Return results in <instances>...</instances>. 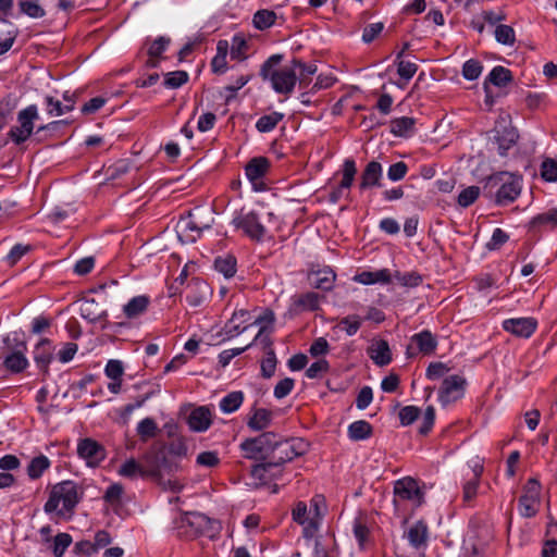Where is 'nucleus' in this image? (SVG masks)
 Instances as JSON below:
<instances>
[{
	"label": "nucleus",
	"mask_w": 557,
	"mask_h": 557,
	"mask_svg": "<svg viewBox=\"0 0 557 557\" xmlns=\"http://www.w3.org/2000/svg\"><path fill=\"white\" fill-rule=\"evenodd\" d=\"M141 460L143 463L134 458L125 460L117 470L119 475L129 480L150 476L164 490L176 492L182 488L180 481L171 476L180 471V466L176 462L169 461L165 456L159 459L153 449L145 453Z\"/></svg>",
	"instance_id": "nucleus-1"
},
{
	"label": "nucleus",
	"mask_w": 557,
	"mask_h": 557,
	"mask_svg": "<svg viewBox=\"0 0 557 557\" xmlns=\"http://www.w3.org/2000/svg\"><path fill=\"white\" fill-rule=\"evenodd\" d=\"M282 59L281 54L271 55L262 64L260 76L264 81H269L277 94L289 95L298 81L297 66H299V61L293 60L289 64L280 66Z\"/></svg>",
	"instance_id": "nucleus-2"
},
{
	"label": "nucleus",
	"mask_w": 557,
	"mask_h": 557,
	"mask_svg": "<svg viewBox=\"0 0 557 557\" xmlns=\"http://www.w3.org/2000/svg\"><path fill=\"white\" fill-rule=\"evenodd\" d=\"M521 189L522 176L507 171L488 176L484 185V190L490 195L494 193L495 202L500 206L515 201Z\"/></svg>",
	"instance_id": "nucleus-3"
},
{
	"label": "nucleus",
	"mask_w": 557,
	"mask_h": 557,
	"mask_svg": "<svg viewBox=\"0 0 557 557\" xmlns=\"http://www.w3.org/2000/svg\"><path fill=\"white\" fill-rule=\"evenodd\" d=\"M81 497L82 491L76 483L72 481L60 482L52 487L49 499L45 505V511L55 512L59 516L72 512Z\"/></svg>",
	"instance_id": "nucleus-4"
},
{
	"label": "nucleus",
	"mask_w": 557,
	"mask_h": 557,
	"mask_svg": "<svg viewBox=\"0 0 557 557\" xmlns=\"http://www.w3.org/2000/svg\"><path fill=\"white\" fill-rule=\"evenodd\" d=\"M177 529L186 536L206 535L213 539L220 531V523L205 515L189 512L180 517Z\"/></svg>",
	"instance_id": "nucleus-5"
},
{
	"label": "nucleus",
	"mask_w": 557,
	"mask_h": 557,
	"mask_svg": "<svg viewBox=\"0 0 557 557\" xmlns=\"http://www.w3.org/2000/svg\"><path fill=\"white\" fill-rule=\"evenodd\" d=\"M306 448L307 445L301 440L280 441L276 437L269 460L274 462V467L277 469L283 463L302 455Z\"/></svg>",
	"instance_id": "nucleus-6"
},
{
	"label": "nucleus",
	"mask_w": 557,
	"mask_h": 557,
	"mask_svg": "<svg viewBox=\"0 0 557 557\" xmlns=\"http://www.w3.org/2000/svg\"><path fill=\"white\" fill-rule=\"evenodd\" d=\"M394 494V505L396 509H398L400 500H409L414 507H419L424 499V491L419 483L410 476L399 479L395 482Z\"/></svg>",
	"instance_id": "nucleus-7"
},
{
	"label": "nucleus",
	"mask_w": 557,
	"mask_h": 557,
	"mask_svg": "<svg viewBox=\"0 0 557 557\" xmlns=\"http://www.w3.org/2000/svg\"><path fill=\"white\" fill-rule=\"evenodd\" d=\"M276 434L265 432L255 438H248L240 444L245 456L250 459L263 458L269 459L275 443Z\"/></svg>",
	"instance_id": "nucleus-8"
},
{
	"label": "nucleus",
	"mask_w": 557,
	"mask_h": 557,
	"mask_svg": "<svg viewBox=\"0 0 557 557\" xmlns=\"http://www.w3.org/2000/svg\"><path fill=\"white\" fill-rule=\"evenodd\" d=\"M541 504V484L532 478L523 486L522 495L519 498V513L523 518L534 517L540 508Z\"/></svg>",
	"instance_id": "nucleus-9"
},
{
	"label": "nucleus",
	"mask_w": 557,
	"mask_h": 557,
	"mask_svg": "<svg viewBox=\"0 0 557 557\" xmlns=\"http://www.w3.org/2000/svg\"><path fill=\"white\" fill-rule=\"evenodd\" d=\"M39 113L36 106L32 104L17 114L18 125L11 128L9 136L17 145L24 143L33 133L34 122L38 120Z\"/></svg>",
	"instance_id": "nucleus-10"
},
{
	"label": "nucleus",
	"mask_w": 557,
	"mask_h": 557,
	"mask_svg": "<svg viewBox=\"0 0 557 557\" xmlns=\"http://www.w3.org/2000/svg\"><path fill=\"white\" fill-rule=\"evenodd\" d=\"M233 224L236 228H242L247 236L256 240H260L265 234V227L260 223L259 216L255 211L242 209L234 216Z\"/></svg>",
	"instance_id": "nucleus-11"
},
{
	"label": "nucleus",
	"mask_w": 557,
	"mask_h": 557,
	"mask_svg": "<svg viewBox=\"0 0 557 557\" xmlns=\"http://www.w3.org/2000/svg\"><path fill=\"white\" fill-rule=\"evenodd\" d=\"M466 380L460 375L447 376L442 384L438 399L442 405L446 406L463 395Z\"/></svg>",
	"instance_id": "nucleus-12"
},
{
	"label": "nucleus",
	"mask_w": 557,
	"mask_h": 557,
	"mask_svg": "<svg viewBox=\"0 0 557 557\" xmlns=\"http://www.w3.org/2000/svg\"><path fill=\"white\" fill-rule=\"evenodd\" d=\"M77 453L88 466L99 465L106 457L104 448L92 438H84L77 445Z\"/></svg>",
	"instance_id": "nucleus-13"
},
{
	"label": "nucleus",
	"mask_w": 557,
	"mask_h": 557,
	"mask_svg": "<svg viewBox=\"0 0 557 557\" xmlns=\"http://www.w3.org/2000/svg\"><path fill=\"white\" fill-rule=\"evenodd\" d=\"M537 322L533 318H513L503 322L505 331L519 337H530L536 330Z\"/></svg>",
	"instance_id": "nucleus-14"
},
{
	"label": "nucleus",
	"mask_w": 557,
	"mask_h": 557,
	"mask_svg": "<svg viewBox=\"0 0 557 557\" xmlns=\"http://www.w3.org/2000/svg\"><path fill=\"white\" fill-rule=\"evenodd\" d=\"M470 468L471 475L468 478V480L463 483L462 486V495L465 502H471L476 495L480 478L483 472V463L478 457H475L471 461Z\"/></svg>",
	"instance_id": "nucleus-15"
},
{
	"label": "nucleus",
	"mask_w": 557,
	"mask_h": 557,
	"mask_svg": "<svg viewBox=\"0 0 557 557\" xmlns=\"http://www.w3.org/2000/svg\"><path fill=\"white\" fill-rule=\"evenodd\" d=\"M428 527L423 521H417L411 524L404 534V542L413 545V548L425 550L428 543Z\"/></svg>",
	"instance_id": "nucleus-16"
},
{
	"label": "nucleus",
	"mask_w": 557,
	"mask_h": 557,
	"mask_svg": "<svg viewBox=\"0 0 557 557\" xmlns=\"http://www.w3.org/2000/svg\"><path fill=\"white\" fill-rule=\"evenodd\" d=\"M176 234L183 244L195 243L202 234L193 219L187 215L181 218L176 224Z\"/></svg>",
	"instance_id": "nucleus-17"
},
{
	"label": "nucleus",
	"mask_w": 557,
	"mask_h": 557,
	"mask_svg": "<svg viewBox=\"0 0 557 557\" xmlns=\"http://www.w3.org/2000/svg\"><path fill=\"white\" fill-rule=\"evenodd\" d=\"M162 450L161 456H158L159 459L165 456L169 461L176 462L178 466H181L178 460L187 457L188 454V447L183 437H174L170 443L163 445ZM181 469L182 467H180Z\"/></svg>",
	"instance_id": "nucleus-18"
},
{
	"label": "nucleus",
	"mask_w": 557,
	"mask_h": 557,
	"mask_svg": "<svg viewBox=\"0 0 557 557\" xmlns=\"http://www.w3.org/2000/svg\"><path fill=\"white\" fill-rule=\"evenodd\" d=\"M211 422V412L207 407L195 408L187 418V424L194 432L208 430Z\"/></svg>",
	"instance_id": "nucleus-19"
},
{
	"label": "nucleus",
	"mask_w": 557,
	"mask_h": 557,
	"mask_svg": "<svg viewBox=\"0 0 557 557\" xmlns=\"http://www.w3.org/2000/svg\"><path fill=\"white\" fill-rule=\"evenodd\" d=\"M324 500L321 496H315L309 507L310 524L306 527V536L312 537L321 523L323 517Z\"/></svg>",
	"instance_id": "nucleus-20"
},
{
	"label": "nucleus",
	"mask_w": 557,
	"mask_h": 557,
	"mask_svg": "<svg viewBox=\"0 0 557 557\" xmlns=\"http://www.w3.org/2000/svg\"><path fill=\"white\" fill-rule=\"evenodd\" d=\"M79 312L82 318L91 323L100 321L107 317V311L95 299H83L79 302Z\"/></svg>",
	"instance_id": "nucleus-21"
},
{
	"label": "nucleus",
	"mask_w": 557,
	"mask_h": 557,
	"mask_svg": "<svg viewBox=\"0 0 557 557\" xmlns=\"http://www.w3.org/2000/svg\"><path fill=\"white\" fill-rule=\"evenodd\" d=\"M308 280L312 287L329 290L333 286L335 274L330 268H324L310 272Z\"/></svg>",
	"instance_id": "nucleus-22"
},
{
	"label": "nucleus",
	"mask_w": 557,
	"mask_h": 557,
	"mask_svg": "<svg viewBox=\"0 0 557 557\" xmlns=\"http://www.w3.org/2000/svg\"><path fill=\"white\" fill-rule=\"evenodd\" d=\"M371 359L380 367L386 366L392 360V354L387 342L380 339L369 348Z\"/></svg>",
	"instance_id": "nucleus-23"
},
{
	"label": "nucleus",
	"mask_w": 557,
	"mask_h": 557,
	"mask_svg": "<svg viewBox=\"0 0 557 557\" xmlns=\"http://www.w3.org/2000/svg\"><path fill=\"white\" fill-rule=\"evenodd\" d=\"M249 320L250 314L248 311L244 309L236 310L228 322L225 324V334L230 337L238 335L240 332L247 329V326L242 327V325L247 323Z\"/></svg>",
	"instance_id": "nucleus-24"
},
{
	"label": "nucleus",
	"mask_w": 557,
	"mask_h": 557,
	"mask_svg": "<svg viewBox=\"0 0 557 557\" xmlns=\"http://www.w3.org/2000/svg\"><path fill=\"white\" fill-rule=\"evenodd\" d=\"M381 177L382 165L376 161H371L368 163L362 173L360 188L366 189L369 187L379 186Z\"/></svg>",
	"instance_id": "nucleus-25"
},
{
	"label": "nucleus",
	"mask_w": 557,
	"mask_h": 557,
	"mask_svg": "<svg viewBox=\"0 0 557 557\" xmlns=\"http://www.w3.org/2000/svg\"><path fill=\"white\" fill-rule=\"evenodd\" d=\"M502 126L504 128V135L497 136L496 140L498 143V151L500 156L506 153L511 146H513L517 141L518 135L513 128H507L506 119H502L500 122L497 123L496 133L499 134L498 127Z\"/></svg>",
	"instance_id": "nucleus-26"
},
{
	"label": "nucleus",
	"mask_w": 557,
	"mask_h": 557,
	"mask_svg": "<svg viewBox=\"0 0 557 557\" xmlns=\"http://www.w3.org/2000/svg\"><path fill=\"white\" fill-rule=\"evenodd\" d=\"M354 280L363 285H371L375 283L387 284L392 281V274L387 269L370 272L364 271L357 274Z\"/></svg>",
	"instance_id": "nucleus-27"
},
{
	"label": "nucleus",
	"mask_w": 557,
	"mask_h": 557,
	"mask_svg": "<svg viewBox=\"0 0 557 557\" xmlns=\"http://www.w3.org/2000/svg\"><path fill=\"white\" fill-rule=\"evenodd\" d=\"M149 297L145 295L132 298L124 307L123 312L128 319H135L141 315L149 306Z\"/></svg>",
	"instance_id": "nucleus-28"
},
{
	"label": "nucleus",
	"mask_w": 557,
	"mask_h": 557,
	"mask_svg": "<svg viewBox=\"0 0 557 557\" xmlns=\"http://www.w3.org/2000/svg\"><path fill=\"white\" fill-rule=\"evenodd\" d=\"M269 168V161L267 158L259 157L253 158L249 161V163L246 165L245 172L246 176L250 182H257L260 180Z\"/></svg>",
	"instance_id": "nucleus-29"
},
{
	"label": "nucleus",
	"mask_w": 557,
	"mask_h": 557,
	"mask_svg": "<svg viewBox=\"0 0 557 557\" xmlns=\"http://www.w3.org/2000/svg\"><path fill=\"white\" fill-rule=\"evenodd\" d=\"M271 419V411L264 408H257L252 410V413L248 419L247 424L253 431H261L270 425Z\"/></svg>",
	"instance_id": "nucleus-30"
},
{
	"label": "nucleus",
	"mask_w": 557,
	"mask_h": 557,
	"mask_svg": "<svg viewBox=\"0 0 557 557\" xmlns=\"http://www.w3.org/2000/svg\"><path fill=\"white\" fill-rule=\"evenodd\" d=\"M188 215L201 232L209 230L214 223L213 211L209 208H195Z\"/></svg>",
	"instance_id": "nucleus-31"
},
{
	"label": "nucleus",
	"mask_w": 557,
	"mask_h": 557,
	"mask_svg": "<svg viewBox=\"0 0 557 557\" xmlns=\"http://www.w3.org/2000/svg\"><path fill=\"white\" fill-rule=\"evenodd\" d=\"M411 342L417 344L420 352L424 355L432 354L436 348V339L429 331H423L419 334H414L411 337Z\"/></svg>",
	"instance_id": "nucleus-32"
},
{
	"label": "nucleus",
	"mask_w": 557,
	"mask_h": 557,
	"mask_svg": "<svg viewBox=\"0 0 557 557\" xmlns=\"http://www.w3.org/2000/svg\"><path fill=\"white\" fill-rule=\"evenodd\" d=\"M36 363L44 369L45 372L48 371V364L52 359V352L50 348V342L48 339H41L34 351Z\"/></svg>",
	"instance_id": "nucleus-33"
},
{
	"label": "nucleus",
	"mask_w": 557,
	"mask_h": 557,
	"mask_svg": "<svg viewBox=\"0 0 557 557\" xmlns=\"http://www.w3.org/2000/svg\"><path fill=\"white\" fill-rule=\"evenodd\" d=\"M357 173L356 164L354 160L347 159L343 165V178L339 184L338 190L334 191L332 198L336 200L339 197V193L344 188H349L352 185L355 175Z\"/></svg>",
	"instance_id": "nucleus-34"
},
{
	"label": "nucleus",
	"mask_w": 557,
	"mask_h": 557,
	"mask_svg": "<svg viewBox=\"0 0 557 557\" xmlns=\"http://www.w3.org/2000/svg\"><path fill=\"white\" fill-rule=\"evenodd\" d=\"M3 364L11 372H21L28 366V360L22 351H12L5 355Z\"/></svg>",
	"instance_id": "nucleus-35"
},
{
	"label": "nucleus",
	"mask_w": 557,
	"mask_h": 557,
	"mask_svg": "<svg viewBox=\"0 0 557 557\" xmlns=\"http://www.w3.org/2000/svg\"><path fill=\"white\" fill-rule=\"evenodd\" d=\"M228 44L225 40H220L216 46V55L213 58L211 65L214 73L222 74L226 70V55Z\"/></svg>",
	"instance_id": "nucleus-36"
},
{
	"label": "nucleus",
	"mask_w": 557,
	"mask_h": 557,
	"mask_svg": "<svg viewBox=\"0 0 557 557\" xmlns=\"http://www.w3.org/2000/svg\"><path fill=\"white\" fill-rule=\"evenodd\" d=\"M372 433V426L364 420L352 422L348 426V435L352 441H361L368 438Z\"/></svg>",
	"instance_id": "nucleus-37"
},
{
	"label": "nucleus",
	"mask_w": 557,
	"mask_h": 557,
	"mask_svg": "<svg viewBox=\"0 0 557 557\" xmlns=\"http://www.w3.org/2000/svg\"><path fill=\"white\" fill-rule=\"evenodd\" d=\"M414 123V119L409 116L395 119L391 122V132L396 136H407L412 132Z\"/></svg>",
	"instance_id": "nucleus-38"
},
{
	"label": "nucleus",
	"mask_w": 557,
	"mask_h": 557,
	"mask_svg": "<svg viewBox=\"0 0 557 557\" xmlns=\"http://www.w3.org/2000/svg\"><path fill=\"white\" fill-rule=\"evenodd\" d=\"M20 11L32 18H41L46 15L39 0H18Z\"/></svg>",
	"instance_id": "nucleus-39"
},
{
	"label": "nucleus",
	"mask_w": 557,
	"mask_h": 557,
	"mask_svg": "<svg viewBox=\"0 0 557 557\" xmlns=\"http://www.w3.org/2000/svg\"><path fill=\"white\" fill-rule=\"evenodd\" d=\"M244 400L242 392H232L223 397L220 401V408L224 413H231L237 410Z\"/></svg>",
	"instance_id": "nucleus-40"
},
{
	"label": "nucleus",
	"mask_w": 557,
	"mask_h": 557,
	"mask_svg": "<svg viewBox=\"0 0 557 557\" xmlns=\"http://www.w3.org/2000/svg\"><path fill=\"white\" fill-rule=\"evenodd\" d=\"M136 431L140 440L147 442L157 435L159 428L153 419L145 418L138 423Z\"/></svg>",
	"instance_id": "nucleus-41"
},
{
	"label": "nucleus",
	"mask_w": 557,
	"mask_h": 557,
	"mask_svg": "<svg viewBox=\"0 0 557 557\" xmlns=\"http://www.w3.org/2000/svg\"><path fill=\"white\" fill-rule=\"evenodd\" d=\"M214 265L226 278L233 277L236 273V259L233 256L219 257Z\"/></svg>",
	"instance_id": "nucleus-42"
},
{
	"label": "nucleus",
	"mask_w": 557,
	"mask_h": 557,
	"mask_svg": "<svg viewBox=\"0 0 557 557\" xmlns=\"http://www.w3.org/2000/svg\"><path fill=\"white\" fill-rule=\"evenodd\" d=\"M293 520L304 527L306 535V527L310 524V512L306 503L298 502L292 510Z\"/></svg>",
	"instance_id": "nucleus-43"
},
{
	"label": "nucleus",
	"mask_w": 557,
	"mask_h": 557,
	"mask_svg": "<svg viewBox=\"0 0 557 557\" xmlns=\"http://www.w3.org/2000/svg\"><path fill=\"white\" fill-rule=\"evenodd\" d=\"M276 468L274 467V462L268 460L263 463L256 465L251 470V474L255 479L265 483L268 480L275 475V472L273 471Z\"/></svg>",
	"instance_id": "nucleus-44"
},
{
	"label": "nucleus",
	"mask_w": 557,
	"mask_h": 557,
	"mask_svg": "<svg viewBox=\"0 0 557 557\" xmlns=\"http://www.w3.org/2000/svg\"><path fill=\"white\" fill-rule=\"evenodd\" d=\"M283 114L278 112H273L269 115L261 116L256 124V127L261 133L271 132L280 121L283 119Z\"/></svg>",
	"instance_id": "nucleus-45"
},
{
	"label": "nucleus",
	"mask_w": 557,
	"mask_h": 557,
	"mask_svg": "<svg viewBox=\"0 0 557 557\" xmlns=\"http://www.w3.org/2000/svg\"><path fill=\"white\" fill-rule=\"evenodd\" d=\"M511 78L512 77L509 70L503 66H496L491 71L487 79L493 85L502 87L507 85L511 81Z\"/></svg>",
	"instance_id": "nucleus-46"
},
{
	"label": "nucleus",
	"mask_w": 557,
	"mask_h": 557,
	"mask_svg": "<svg viewBox=\"0 0 557 557\" xmlns=\"http://www.w3.org/2000/svg\"><path fill=\"white\" fill-rule=\"evenodd\" d=\"M320 296L317 293H307L295 299V305L301 310H315L319 307Z\"/></svg>",
	"instance_id": "nucleus-47"
},
{
	"label": "nucleus",
	"mask_w": 557,
	"mask_h": 557,
	"mask_svg": "<svg viewBox=\"0 0 557 557\" xmlns=\"http://www.w3.org/2000/svg\"><path fill=\"white\" fill-rule=\"evenodd\" d=\"M541 176L546 182H557V160L546 158L541 165Z\"/></svg>",
	"instance_id": "nucleus-48"
},
{
	"label": "nucleus",
	"mask_w": 557,
	"mask_h": 557,
	"mask_svg": "<svg viewBox=\"0 0 557 557\" xmlns=\"http://www.w3.org/2000/svg\"><path fill=\"white\" fill-rule=\"evenodd\" d=\"M49 466L50 461L46 456L36 457L28 466V475L32 479H38Z\"/></svg>",
	"instance_id": "nucleus-49"
},
{
	"label": "nucleus",
	"mask_w": 557,
	"mask_h": 557,
	"mask_svg": "<svg viewBox=\"0 0 557 557\" xmlns=\"http://www.w3.org/2000/svg\"><path fill=\"white\" fill-rule=\"evenodd\" d=\"M392 277L396 278L405 287H416L422 282L421 275L417 272L401 273L396 271Z\"/></svg>",
	"instance_id": "nucleus-50"
},
{
	"label": "nucleus",
	"mask_w": 557,
	"mask_h": 557,
	"mask_svg": "<svg viewBox=\"0 0 557 557\" xmlns=\"http://www.w3.org/2000/svg\"><path fill=\"white\" fill-rule=\"evenodd\" d=\"M275 14L272 11L260 10L253 15V24L258 29L270 27L274 23Z\"/></svg>",
	"instance_id": "nucleus-51"
},
{
	"label": "nucleus",
	"mask_w": 557,
	"mask_h": 557,
	"mask_svg": "<svg viewBox=\"0 0 557 557\" xmlns=\"http://www.w3.org/2000/svg\"><path fill=\"white\" fill-rule=\"evenodd\" d=\"M275 368H276V357H275L273 349L270 348L265 352V357L261 361L262 375L267 379L271 377L275 372Z\"/></svg>",
	"instance_id": "nucleus-52"
},
{
	"label": "nucleus",
	"mask_w": 557,
	"mask_h": 557,
	"mask_svg": "<svg viewBox=\"0 0 557 557\" xmlns=\"http://www.w3.org/2000/svg\"><path fill=\"white\" fill-rule=\"evenodd\" d=\"M495 38L499 44L511 46L515 42V32L508 25H498L495 29Z\"/></svg>",
	"instance_id": "nucleus-53"
},
{
	"label": "nucleus",
	"mask_w": 557,
	"mask_h": 557,
	"mask_svg": "<svg viewBox=\"0 0 557 557\" xmlns=\"http://www.w3.org/2000/svg\"><path fill=\"white\" fill-rule=\"evenodd\" d=\"M480 195V188L476 186H469L465 188L458 196V203L466 208L472 205Z\"/></svg>",
	"instance_id": "nucleus-54"
},
{
	"label": "nucleus",
	"mask_w": 557,
	"mask_h": 557,
	"mask_svg": "<svg viewBox=\"0 0 557 557\" xmlns=\"http://www.w3.org/2000/svg\"><path fill=\"white\" fill-rule=\"evenodd\" d=\"M72 543V536L67 533H59L54 537L53 543V555L55 557H62L66 548Z\"/></svg>",
	"instance_id": "nucleus-55"
},
{
	"label": "nucleus",
	"mask_w": 557,
	"mask_h": 557,
	"mask_svg": "<svg viewBox=\"0 0 557 557\" xmlns=\"http://www.w3.org/2000/svg\"><path fill=\"white\" fill-rule=\"evenodd\" d=\"M482 73V65L476 60H468L462 66V75L466 79H476Z\"/></svg>",
	"instance_id": "nucleus-56"
},
{
	"label": "nucleus",
	"mask_w": 557,
	"mask_h": 557,
	"mask_svg": "<svg viewBox=\"0 0 557 557\" xmlns=\"http://www.w3.org/2000/svg\"><path fill=\"white\" fill-rule=\"evenodd\" d=\"M188 79V74L185 71L170 72L165 75V86L169 88H178Z\"/></svg>",
	"instance_id": "nucleus-57"
},
{
	"label": "nucleus",
	"mask_w": 557,
	"mask_h": 557,
	"mask_svg": "<svg viewBox=\"0 0 557 557\" xmlns=\"http://www.w3.org/2000/svg\"><path fill=\"white\" fill-rule=\"evenodd\" d=\"M46 102L48 106V113L53 116L62 115L72 111V104H62L61 101L47 97Z\"/></svg>",
	"instance_id": "nucleus-58"
},
{
	"label": "nucleus",
	"mask_w": 557,
	"mask_h": 557,
	"mask_svg": "<svg viewBox=\"0 0 557 557\" xmlns=\"http://www.w3.org/2000/svg\"><path fill=\"white\" fill-rule=\"evenodd\" d=\"M396 556L397 557H424V549L422 548H413V545L409 543L401 542L396 547Z\"/></svg>",
	"instance_id": "nucleus-59"
},
{
	"label": "nucleus",
	"mask_w": 557,
	"mask_h": 557,
	"mask_svg": "<svg viewBox=\"0 0 557 557\" xmlns=\"http://www.w3.org/2000/svg\"><path fill=\"white\" fill-rule=\"evenodd\" d=\"M123 493H124V488H123L122 484H120V483L111 484L104 494V500L112 506L119 505Z\"/></svg>",
	"instance_id": "nucleus-60"
},
{
	"label": "nucleus",
	"mask_w": 557,
	"mask_h": 557,
	"mask_svg": "<svg viewBox=\"0 0 557 557\" xmlns=\"http://www.w3.org/2000/svg\"><path fill=\"white\" fill-rule=\"evenodd\" d=\"M196 462L201 467L213 468L219 465L220 458L215 451H202L197 456Z\"/></svg>",
	"instance_id": "nucleus-61"
},
{
	"label": "nucleus",
	"mask_w": 557,
	"mask_h": 557,
	"mask_svg": "<svg viewBox=\"0 0 557 557\" xmlns=\"http://www.w3.org/2000/svg\"><path fill=\"white\" fill-rule=\"evenodd\" d=\"M420 414V409L416 406H406L399 411V419L403 425L413 423Z\"/></svg>",
	"instance_id": "nucleus-62"
},
{
	"label": "nucleus",
	"mask_w": 557,
	"mask_h": 557,
	"mask_svg": "<svg viewBox=\"0 0 557 557\" xmlns=\"http://www.w3.org/2000/svg\"><path fill=\"white\" fill-rule=\"evenodd\" d=\"M29 250V245L16 244L8 253L5 260L10 265H14Z\"/></svg>",
	"instance_id": "nucleus-63"
},
{
	"label": "nucleus",
	"mask_w": 557,
	"mask_h": 557,
	"mask_svg": "<svg viewBox=\"0 0 557 557\" xmlns=\"http://www.w3.org/2000/svg\"><path fill=\"white\" fill-rule=\"evenodd\" d=\"M531 224L533 226L537 225V224H552V225H556L557 224V209L554 208V209H550L542 214H539L536 215L535 218H533V220L531 221Z\"/></svg>",
	"instance_id": "nucleus-64"
}]
</instances>
